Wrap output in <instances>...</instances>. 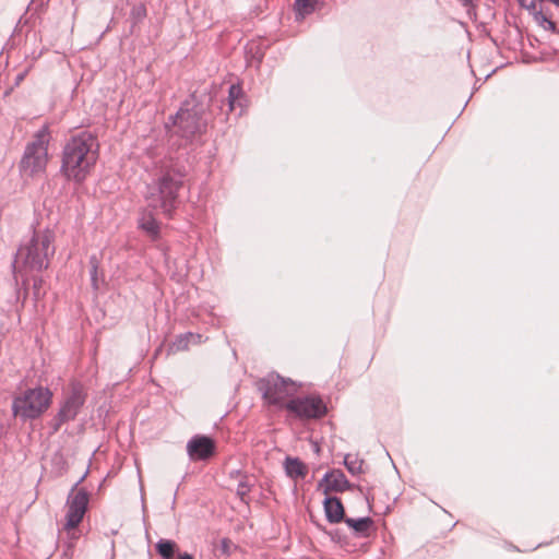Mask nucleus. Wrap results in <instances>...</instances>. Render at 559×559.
<instances>
[{"mask_svg":"<svg viewBox=\"0 0 559 559\" xmlns=\"http://www.w3.org/2000/svg\"><path fill=\"white\" fill-rule=\"evenodd\" d=\"M350 487L349 481L341 469L326 473L319 481V488L325 493L342 492Z\"/></svg>","mask_w":559,"mask_h":559,"instance_id":"obj_12","label":"nucleus"},{"mask_svg":"<svg viewBox=\"0 0 559 559\" xmlns=\"http://www.w3.org/2000/svg\"><path fill=\"white\" fill-rule=\"evenodd\" d=\"M52 392L48 388L27 389L13 399L12 412L23 420L40 417L50 406Z\"/></svg>","mask_w":559,"mask_h":559,"instance_id":"obj_4","label":"nucleus"},{"mask_svg":"<svg viewBox=\"0 0 559 559\" xmlns=\"http://www.w3.org/2000/svg\"><path fill=\"white\" fill-rule=\"evenodd\" d=\"M85 402L83 386L79 383L71 385L70 392L64 397L57 414V427L63 423L73 420Z\"/></svg>","mask_w":559,"mask_h":559,"instance_id":"obj_10","label":"nucleus"},{"mask_svg":"<svg viewBox=\"0 0 559 559\" xmlns=\"http://www.w3.org/2000/svg\"><path fill=\"white\" fill-rule=\"evenodd\" d=\"M53 238V233L48 229L36 231L27 242L19 248L14 272L23 282L28 273L48 267L49 259L55 253Z\"/></svg>","mask_w":559,"mask_h":559,"instance_id":"obj_3","label":"nucleus"},{"mask_svg":"<svg viewBox=\"0 0 559 559\" xmlns=\"http://www.w3.org/2000/svg\"><path fill=\"white\" fill-rule=\"evenodd\" d=\"M344 465L352 475H358L362 473L364 461L357 455L346 454L344 457Z\"/></svg>","mask_w":559,"mask_h":559,"instance_id":"obj_19","label":"nucleus"},{"mask_svg":"<svg viewBox=\"0 0 559 559\" xmlns=\"http://www.w3.org/2000/svg\"><path fill=\"white\" fill-rule=\"evenodd\" d=\"M286 409L299 418L312 419L325 415L326 406L319 396L310 395L288 401Z\"/></svg>","mask_w":559,"mask_h":559,"instance_id":"obj_9","label":"nucleus"},{"mask_svg":"<svg viewBox=\"0 0 559 559\" xmlns=\"http://www.w3.org/2000/svg\"><path fill=\"white\" fill-rule=\"evenodd\" d=\"M41 285H43V280L36 277L33 283L34 296L36 299H39L41 296V293H40Z\"/></svg>","mask_w":559,"mask_h":559,"instance_id":"obj_23","label":"nucleus"},{"mask_svg":"<svg viewBox=\"0 0 559 559\" xmlns=\"http://www.w3.org/2000/svg\"><path fill=\"white\" fill-rule=\"evenodd\" d=\"M190 342L193 343H200L201 342V335L193 334V333H187L185 335H180L177 341L174 343V347L176 350H185L188 348V345Z\"/></svg>","mask_w":559,"mask_h":559,"instance_id":"obj_20","label":"nucleus"},{"mask_svg":"<svg viewBox=\"0 0 559 559\" xmlns=\"http://www.w3.org/2000/svg\"><path fill=\"white\" fill-rule=\"evenodd\" d=\"M324 511L330 523H340L344 519V508L341 500L336 497H326L324 499Z\"/></svg>","mask_w":559,"mask_h":559,"instance_id":"obj_13","label":"nucleus"},{"mask_svg":"<svg viewBox=\"0 0 559 559\" xmlns=\"http://www.w3.org/2000/svg\"><path fill=\"white\" fill-rule=\"evenodd\" d=\"M240 95H241L240 86L233 84L229 87V94H228V102H229L230 110H234L235 104L238 100V98L240 97Z\"/></svg>","mask_w":559,"mask_h":559,"instance_id":"obj_21","label":"nucleus"},{"mask_svg":"<svg viewBox=\"0 0 559 559\" xmlns=\"http://www.w3.org/2000/svg\"><path fill=\"white\" fill-rule=\"evenodd\" d=\"M96 274V265L93 266V276Z\"/></svg>","mask_w":559,"mask_h":559,"instance_id":"obj_28","label":"nucleus"},{"mask_svg":"<svg viewBox=\"0 0 559 559\" xmlns=\"http://www.w3.org/2000/svg\"><path fill=\"white\" fill-rule=\"evenodd\" d=\"M214 441L206 436H194L187 443V452L191 460H206L213 455Z\"/></svg>","mask_w":559,"mask_h":559,"instance_id":"obj_11","label":"nucleus"},{"mask_svg":"<svg viewBox=\"0 0 559 559\" xmlns=\"http://www.w3.org/2000/svg\"><path fill=\"white\" fill-rule=\"evenodd\" d=\"M250 483L248 477H245L242 480L239 481L237 486V495L241 498V500L245 499L247 493L250 491Z\"/></svg>","mask_w":559,"mask_h":559,"instance_id":"obj_22","label":"nucleus"},{"mask_svg":"<svg viewBox=\"0 0 559 559\" xmlns=\"http://www.w3.org/2000/svg\"><path fill=\"white\" fill-rule=\"evenodd\" d=\"M139 226L153 239H156L159 235V225L151 213L142 214Z\"/></svg>","mask_w":559,"mask_h":559,"instance_id":"obj_15","label":"nucleus"},{"mask_svg":"<svg viewBox=\"0 0 559 559\" xmlns=\"http://www.w3.org/2000/svg\"><path fill=\"white\" fill-rule=\"evenodd\" d=\"M318 0H296L295 12L298 20H302L316 10Z\"/></svg>","mask_w":559,"mask_h":559,"instance_id":"obj_18","label":"nucleus"},{"mask_svg":"<svg viewBox=\"0 0 559 559\" xmlns=\"http://www.w3.org/2000/svg\"><path fill=\"white\" fill-rule=\"evenodd\" d=\"M170 119V132L186 141L201 134L206 126L203 108L195 105L193 100L185 102L176 116Z\"/></svg>","mask_w":559,"mask_h":559,"instance_id":"obj_5","label":"nucleus"},{"mask_svg":"<svg viewBox=\"0 0 559 559\" xmlns=\"http://www.w3.org/2000/svg\"><path fill=\"white\" fill-rule=\"evenodd\" d=\"M156 551L163 559H173L176 550L177 544L170 539H159L156 543Z\"/></svg>","mask_w":559,"mask_h":559,"instance_id":"obj_17","label":"nucleus"},{"mask_svg":"<svg viewBox=\"0 0 559 559\" xmlns=\"http://www.w3.org/2000/svg\"><path fill=\"white\" fill-rule=\"evenodd\" d=\"M543 21L547 24V28L551 31L556 28V24L552 21L546 19L545 16H543Z\"/></svg>","mask_w":559,"mask_h":559,"instance_id":"obj_24","label":"nucleus"},{"mask_svg":"<svg viewBox=\"0 0 559 559\" xmlns=\"http://www.w3.org/2000/svg\"><path fill=\"white\" fill-rule=\"evenodd\" d=\"M88 504V493L84 489L78 491L72 490L68 496L66 514V523L63 530L70 535L71 538H78L75 528L82 522L86 513Z\"/></svg>","mask_w":559,"mask_h":559,"instance_id":"obj_8","label":"nucleus"},{"mask_svg":"<svg viewBox=\"0 0 559 559\" xmlns=\"http://www.w3.org/2000/svg\"><path fill=\"white\" fill-rule=\"evenodd\" d=\"M21 80H23V75L17 76V82H20Z\"/></svg>","mask_w":559,"mask_h":559,"instance_id":"obj_29","label":"nucleus"},{"mask_svg":"<svg viewBox=\"0 0 559 559\" xmlns=\"http://www.w3.org/2000/svg\"><path fill=\"white\" fill-rule=\"evenodd\" d=\"M345 523L361 536H367L373 521L369 516L352 519L346 518Z\"/></svg>","mask_w":559,"mask_h":559,"instance_id":"obj_16","label":"nucleus"},{"mask_svg":"<svg viewBox=\"0 0 559 559\" xmlns=\"http://www.w3.org/2000/svg\"><path fill=\"white\" fill-rule=\"evenodd\" d=\"M49 141L50 134L47 127H43L35 133L32 142L26 145L21 160L20 166L24 174L34 176L45 171L49 160Z\"/></svg>","mask_w":559,"mask_h":559,"instance_id":"obj_6","label":"nucleus"},{"mask_svg":"<svg viewBox=\"0 0 559 559\" xmlns=\"http://www.w3.org/2000/svg\"><path fill=\"white\" fill-rule=\"evenodd\" d=\"M285 472L290 478H304L307 474V466L298 459L287 457L285 460Z\"/></svg>","mask_w":559,"mask_h":559,"instance_id":"obj_14","label":"nucleus"},{"mask_svg":"<svg viewBox=\"0 0 559 559\" xmlns=\"http://www.w3.org/2000/svg\"><path fill=\"white\" fill-rule=\"evenodd\" d=\"M98 157L97 139L90 132L72 136L62 151L61 171L76 182H82L95 165Z\"/></svg>","mask_w":559,"mask_h":559,"instance_id":"obj_2","label":"nucleus"},{"mask_svg":"<svg viewBox=\"0 0 559 559\" xmlns=\"http://www.w3.org/2000/svg\"><path fill=\"white\" fill-rule=\"evenodd\" d=\"M150 163L143 162L146 168L158 170L156 182L147 186L146 201L148 206L160 209L166 215H170L176 206L177 193L182 185L183 173L174 164L171 158L147 152Z\"/></svg>","mask_w":559,"mask_h":559,"instance_id":"obj_1","label":"nucleus"},{"mask_svg":"<svg viewBox=\"0 0 559 559\" xmlns=\"http://www.w3.org/2000/svg\"><path fill=\"white\" fill-rule=\"evenodd\" d=\"M179 559H193V557L187 552L179 555Z\"/></svg>","mask_w":559,"mask_h":559,"instance_id":"obj_26","label":"nucleus"},{"mask_svg":"<svg viewBox=\"0 0 559 559\" xmlns=\"http://www.w3.org/2000/svg\"><path fill=\"white\" fill-rule=\"evenodd\" d=\"M259 389L263 397L274 405L281 404L286 397L294 395L298 388L292 380H286L278 374H269L260 381Z\"/></svg>","mask_w":559,"mask_h":559,"instance_id":"obj_7","label":"nucleus"},{"mask_svg":"<svg viewBox=\"0 0 559 559\" xmlns=\"http://www.w3.org/2000/svg\"><path fill=\"white\" fill-rule=\"evenodd\" d=\"M464 8H472L473 7V0H459Z\"/></svg>","mask_w":559,"mask_h":559,"instance_id":"obj_25","label":"nucleus"},{"mask_svg":"<svg viewBox=\"0 0 559 559\" xmlns=\"http://www.w3.org/2000/svg\"><path fill=\"white\" fill-rule=\"evenodd\" d=\"M222 544H223V548H224V550H225V549H226V547H227V540H226V539H224Z\"/></svg>","mask_w":559,"mask_h":559,"instance_id":"obj_27","label":"nucleus"}]
</instances>
